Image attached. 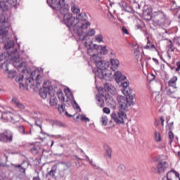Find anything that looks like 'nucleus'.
Listing matches in <instances>:
<instances>
[{
    "label": "nucleus",
    "mask_w": 180,
    "mask_h": 180,
    "mask_svg": "<svg viewBox=\"0 0 180 180\" xmlns=\"http://www.w3.org/2000/svg\"><path fill=\"white\" fill-rule=\"evenodd\" d=\"M14 46L15 42L13 40L7 39V41L4 44V47L6 51L1 54H3V56H6L8 60H12L13 67L17 68L19 72H25L27 67V63L20 57L18 50L15 49L13 51Z\"/></svg>",
    "instance_id": "1"
},
{
    "label": "nucleus",
    "mask_w": 180,
    "mask_h": 180,
    "mask_svg": "<svg viewBox=\"0 0 180 180\" xmlns=\"http://www.w3.org/2000/svg\"><path fill=\"white\" fill-rule=\"evenodd\" d=\"M66 1L67 0H56L57 6H53L50 4H48V5L55 11H60L61 22L68 27V4H67Z\"/></svg>",
    "instance_id": "2"
},
{
    "label": "nucleus",
    "mask_w": 180,
    "mask_h": 180,
    "mask_svg": "<svg viewBox=\"0 0 180 180\" xmlns=\"http://www.w3.org/2000/svg\"><path fill=\"white\" fill-rule=\"evenodd\" d=\"M91 26V22L89 21L81 22L79 21L77 24L73 28V32L75 34H77V39L79 40H86V37H85V31L88 27Z\"/></svg>",
    "instance_id": "3"
},
{
    "label": "nucleus",
    "mask_w": 180,
    "mask_h": 180,
    "mask_svg": "<svg viewBox=\"0 0 180 180\" xmlns=\"http://www.w3.org/2000/svg\"><path fill=\"white\" fill-rule=\"evenodd\" d=\"M9 18L8 15H5V13H3L0 16V37L2 38L4 40V39H6V36H8V29H9V26L11 25L9 24Z\"/></svg>",
    "instance_id": "4"
},
{
    "label": "nucleus",
    "mask_w": 180,
    "mask_h": 180,
    "mask_svg": "<svg viewBox=\"0 0 180 180\" xmlns=\"http://www.w3.org/2000/svg\"><path fill=\"white\" fill-rule=\"evenodd\" d=\"M34 82L37 84V87L40 86L41 84V75H40V71L34 70L33 71L30 77L26 80L27 86H33L34 85Z\"/></svg>",
    "instance_id": "5"
},
{
    "label": "nucleus",
    "mask_w": 180,
    "mask_h": 180,
    "mask_svg": "<svg viewBox=\"0 0 180 180\" xmlns=\"http://www.w3.org/2000/svg\"><path fill=\"white\" fill-rule=\"evenodd\" d=\"M95 75L100 79H105V81H111L113 77L112 71L106 68V65L103 66V68L97 69L95 72Z\"/></svg>",
    "instance_id": "6"
},
{
    "label": "nucleus",
    "mask_w": 180,
    "mask_h": 180,
    "mask_svg": "<svg viewBox=\"0 0 180 180\" xmlns=\"http://www.w3.org/2000/svg\"><path fill=\"white\" fill-rule=\"evenodd\" d=\"M47 94L51 95V94H54V89H53V86L51 85V82L46 81L43 84L42 89L39 91V95L42 99H46L47 98Z\"/></svg>",
    "instance_id": "7"
},
{
    "label": "nucleus",
    "mask_w": 180,
    "mask_h": 180,
    "mask_svg": "<svg viewBox=\"0 0 180 180\" xmlns=\"http://www.w3.org/2000/svg\"><path fill=\"white\" fill-rule=\"evenodd\" d=\"M82 41L84 43V47L87 49V53L90 55L91 57L93 56H96V53H98V45L93 44L92 41L91 39H86L82 40Z\"/></svg>",
    "instance_id": "8"
},
{
    "label": "nucleus",
    "mask_w": 180,
    "mask_h": 180,
    "mask_svg": "<svg viewBox=\"0 0 180 180\" xmlns=\"http://www.w3.org/2000/svg\"><path fill=\"white\" fill-rule=\"evenodd\" d=\"M9 64L13 65V60L8 58V56L4 54L0 55V68L3 70L4 74H6L9 70Z\"/></svg>",
    "instance_id": "9"
},
{
    "label": "nucleus",
    "mask_w": 180,
    "mask_h": 180,
    "mask_svg": "<svg viewBox=\"0 0 180 180\" xmlns=\"http://www.w3.org/2000/svg\"><path fill=\"white\" fill-rule=\"evenodd\" d=\"M111 118L117 124H122L127 119V115H126V112L119 110V112L111 113Z\"/></svg>",
    "instance_id": "10"
},
{
    "label": "nucleus",
    "mask_w": 180,
    "mask_h": 180,
    "mask_svg": "<svg viewBox=\"0 0 180 180\" xmlns=\"http://www.w3.org/2000/svg\"><path fill=\"white\" fill-rule=\"evenodd\" d=\"M131 105H133L132 101H129L127 97H121V99L119 102V110L126 113Z\"/></svg>",
    "instance_id": "11"
},
{
    "label": "nucleus",
    "mask_w": 180,
    "mask_h": 180,
    "mask_svg": "<svg viewBox=\"0 0 180 180\" xmlns=\"http://www.w3.org/2000/svg\"><path fill=\"white\" fill-rule=\"evenodd\" d=\"M65 94L66 95V98L64 96V93H63V91L59 90L57 92V96L59 101L63 102V103L61 104V106L58 108V110H60V112H64V110H65V104L68 103V95H67V89H65Z\"/></svg>",
    "instance_id": "12"
},
{
    "label": "nucleus",
    "mask_w": 180,
    "mask_h": 180,
    "mask_svg": "<svg viewBox=\"0 0 180 180\" xmlns=\"http://www.w3.org/2000/svg\"><path fill=\"white\" fill-rule=\"evenodd\" d=\"M153 22L158 25H162L165 22V14L162 11H158L153 13Z\"/></svg>",
    "instance_id": "13"
},
{
    "label": "nucleus",
    "mask_w": 180,
    "mask_h": 180,
    "mask_svg": "<svg viewBox=\"0 0 180 180\" xmlns=\"http://www.w3.org/2000/svg\"><path fill=\"white\" fill-rule=\"evenodd\" d=\"M13 140V133L9 129L5 130L0 134V141L2 143H12Z\"/></svg>",
    "instance_id": "14"
},
{
    "label": "nucleus",
    "mask_w": 180,
    "mask_h": 180,
    "mask_svg": "<svg viewBox=\"0 0 180 180\" xmlns=\"http://www.w3.org/2000/svg\"><path fill=\"white\" fill-rule=\"evenodd\" d=\"M90 60L92 61V63L96 64V67L98 68V70H100V68H103V67L106 65V63H105L102 57L99 56L98 54L94 55L90 58Z\"/></svg>",
    "instance_id": "15"
},
{
    "label": "nucleus",
    "mask_w": 180,
    "mask_h": 180,
    "mask_svg": "<svg viewBox=\"0 0 180 180\" xmlns=\"http://www.w3.org/2000/svg\"><path fill=\"white\" fill-rule=\"evenodd\" d=\"M32 118L35 122V126L41 129V133H44L43 128L41 127V126H43V117H41V114L34 112L32 115Z\"/></svg>",
    "instance_id": "16"
},
{
    "label": "nucleus",
    "mask_w": 180,
    "mask_h": 180,
    "mask_svg": "<svg viewBox=\"0 0 180 180\" xmlns=\"http://www.w3.org/2000/svg\"><path fill=\"white\" fill-rule=\"evenodd\" d=\"M3 120H6L7 122H11V123H16L18 122V116L13 115L11 112H3Z\"/></svg>",
    "instance_id": "17"
},
{
    "label": "nucleus",
    "mask_w": 180,
    "mask_h": 180,
    "mask_svg": "<svg viewBox=\"0 0 180 180\" xmlns=\"http://www.w3.org/2000/svg\"><path fill=\"white\" fill-rule=\"evenodd\" d=\"M12 102L17 109H20V110H25V109H26V105L23 103L20 102V101L17 98L13 97L12 98Z\"/></svg>",
    "instance_id": "18"
},
{
    "label": "nucleus",
    "mask_w": 180,
    "mask_h": 180,
    "mask_svg": "<svg viewBox=\"0 0 180 180\" xmlns=\"http://www.w3.org/2000/svg\"><path fill=\"white\" fill-rule=\"evenodd\" d=\"M180 180L179 173L174 170H171L167 174V180Z\"/></svg>",
    "instance_id": "19"
},
{
    "label": "nucleus",
    "mask_w": 180,
    "mask_h": 180,
    "mask_svg": "<svg viewBox=\"0 0 180 180\" xmlns=\"http://www.w3.org/2000/svg\"><path fill=\"white\" fill-rule=\"evenodd\" d=\"M68 24L69 26H73V29L74 27H75V26H77V25L78 24V18H77V17L75 18V16H72V14H68Z\"/></svg>",
    "instance_id": "20"
},
{
    "label": "nucleus",
    "mask_w": 180,
    "mask_h": 180,
    "mask_svg": "<svg viewBox=\"0 0 180 180\" xmlns=\"http://www.w3.org/2000/svg\"><path fill=\"white\" fill-rule=\"evenodd\" d=\"M167 165V162H162L160 161L158 163L157 165V168H158V174H163V172L165 171V168Z\"/></svg>",
    "instance_id": "21"
},
{
    "label": "nucleus",
    "mask_w": 180,
    "mask_h": 180,
    "mask_svg": "<svg viewBox=\"0 0 180 180\" xmlns=\"http://www.w3.org/2000/svg\"><path fill=\"white\" fill-rule=\"evenodd\" d=\"M120 64L119 60L115 58L110 59V68L112 71H116L119 68Z\"/></svg>",
    "instance_id": "22"
},
{
    "label": "nucleus",
    "mask_w": 180,
    "mask_h": 180,
    "mask_svg": "<svg viewBox=\"0 0 180 180\" xmlns=\"http://www.w3.org/2000/svg\"><path fill=\"white\" fill-rule=\"evenodd\" d=\"M129 84V82H124L122 84V86L124 87V89L122 90V94L124 95H131V90L128 89Z\"/></svg>",
    "instance_id": "23"
},
{
    "label": "nucleus",
    "mask_w": 180,
    "mask_h": 180,
    "mask_svg": "<svg viewBox=\"0 0 180 180\" xmlns=\"http://www.w3.org/2000/svg\"><path fill=\"white\" fill-rule=\"evenodd\" d=\"M167 53H172L178 49L176 46L174 45V43L172 40H167Z\"/></svg>",
    "instance_id": "24"
},
{
    "label": "nucleus",
    "mask_w": 180,
    "mask_h": 180,
    "mask_svg": "<svg viewBox=\"0 0 180 180\" xmlns=\"http://www.w3.org/2000/svg\"><path fill=\"white\" fill-rule=\"evenodd\" d=\"M0 9L2 12H8L9 11V5L6 0L0 1Z\"/></svg>",
    "instance_id": "25"
},
{
    "label": "nucleus",
    "mask_w": 180,
    "mask_h": 180,
    "mask_svg": "<svg viewBox=\"0 0 180 180\" xmlns=\"http://www.w3.org/2000/svg\"><path fill=\"white\" fill-rule=\"evenodd\" d=\"M143 18L144 20H153V13L150 11V10H145L143 13Z\"/></svg>",
    "instance_id": "26"
},
{
    "label": "nucleus",
    "mask_w": 180,
    "mask_h": 180,
    "mask_svg": "<svg viewBox=\"0 0 180 180\" xmlns=\"http://www.w3.org/2000/svg\"><path fill=\"white\" fill-rule=\"evenodd\" d=\"M114 78L116 82H120L121 81H123V79H126V76H123L122 72L117 71L115 72Z\"/></svg>",
    "instance_id": "27"
},
{
    "label": "nucleus",
    "mask_w": 180,
    "mask_h": 180,
    "mask_svg": "<svg viewBox=\"0 0 180 180\" xmlns=\"http://www.w3.org/2000/svg\"><path fill=\"white\" fill-rule=\"evenodd\" d=\"M11 165L14 167L16 171H18L19 172H20V174H26V167L23 166V163L18 165L11 164Z\"/></svg>",
    "instance_id": "28"
},
{
    "label": "nucleus",
    "mask_w": 180,
    "mask_h": 180,
    "mask_svg": "<svg viewBox=\"0 0 180 180\" xmlns=\"http://www.w3.org/2000/svg\"><path fill=\"white\" fill-rule=\"evenodd\" d=\"M68 92H69V99L70 101H72L73 102V108L76 109V110H78V109H79V105H78V103H77V101H75V100L74 99V96L72 95V93L71 92V90H70V89H68Z\"/></svg>",
    "instance_id": "29"
},
{
    "label": "nucleus",
    "mask_w": 180,
    "mask_h": 180,
    "mask_svg": "<svg viewBox=\"0 0 180 180\" xmlns=\"http://www.w3.org/2000/svg\"><path fill=\"white\" fill-rule=\"evenodd\" d=\"M167 95L171 98H176V88L169 87L167 89Z\"/></svg>",
    "instance_id": "30"
},
{
    "label": "nucleus",
    "mask_w": 180,
    "mask_h": 180,
    "mask_svg": "<svg viewBox=\"0 0 180 180\" xmlns=\"http://www.w3.org/2000/svg\"><path fill=\"white\" fill-rule=\"evenodd\" d=\"M105 103L108 106H115L116 105V101L113 99V97H110V96H105Z\"/></svg>",
    "instance_id": "31"
},
{
    "label": "nucleus",
    "mask_w": 180,
    "mask_h": 180,
    "mask_svg": "<svg viewBox=\"0 0 180 180\" xmlns=\"http://www.w3.org/2000/svg\"><path fill=\"white\" fill-rule=\"evenodd\" d=\"M176 81H178V77L176 76L172 77L168 82L169 88H176Z\"/></svg>",
    "instance_id": "32"
},
{
    "label": "nucleus",
    "mask_w": 180,
    "mask_h": 180,
    "mask_svg": "<svg viewBox=\"0 0 180 180\" xmlns=\"http://www.w3.org/2000/svg\"><path fill=\"white\" fill-rule=\"evenodd\" d=\"M17 74L18 73L15 70H8L6 72V74H5V75H6L7 78H9L10 79H13V78L16 77Z\"/></svg>",
    "instance_id": "33"
},
{
    "label": "nucleus",
    "mask_w": 180,
    "mask_h": 180,
    "mask_svg": "<svg viewBox=\"0 0 180 180\" xmlns=\"http://www.w3.org/2000/svg\"><path fill=\"white\" fill-rule=\"evenodd\" d=\"M97 51H99L100 50V54H103L105 56V54L108 53V49H106V46H102L101 45H97L96 46Z\"/></svg>",
    "instance_id": "34"
},
{
    "label": "nucleus",
    "mask_w": 180,
    "mask_h": 180,
    "mask_svg": "<svg viewBox=\"0 0 180 180\" xmlns=\"http://www.w3.org/2000/svg\"><path fill=\"white\" fill-rule=\"evenodd\" d=\"M105 89L106 91H108L110 94H115L116 92V88H115L112 84H106Z\"/></svg>",
    "instance_id": "35"
},
{
    "label": "nucleus",
    "mask_w": 180,
    "mask_h": 180,
    "mask_svg": "<svg viewBox=\"0 0 180 180\" xmlns=\"http://www.w3.org/2000/svg\"><path fill=\"white\" fill-rule=\"evenodd\" d=\"M76 18L78 20V22H79V20H81V22H86V20L88 19V16H86V14L84 13L76 15Z\"/></svg>",
    "instance_id": "36"
},
{
    "label": "nucleus",
    "mask_w": 180,
    "mask_h": 180,
    "mask_svg": "<svg viewBox=\"0 0 180 180\" xmlns=\"http://www.w3.org/2000/svg\"><path fill=\"white\" fill-rule=\"evenodd\" d=\"M147 40H148L147 44L144 47V49H146V50H151V49H155V45L153 44V43L150 42V37H148Z\"/></svg>",
    "instance_id": "37"
},
{
    "label": "nucleus",
    "mask_w": 180,
    "mask_h": 180,
    "mask_svg": "<svg viewBox=\"0 0 180 180\" xmlns=\"http://www.w3.org/2000/svg\"><path fill=\"white\" fill-rule=\"evenodd\" d=\"M95 33H96V32L95 31V29L91 28L87 32H86L85 37H86V39H89L86 36H89V37L95 36Z\"/></svg>",
    "instance_id": "38"
},
{
    "label": "nucleus",
    "mask_w": 180,
    "mask_h": 180,
    "mask_svg": "<svg viewBox=\"0 0 180 180\" xmlns=\"http://www.w3.org/2000/svg\"><path fill=\"white\" fill-rule=\"evenodd\" d=\"M105 155L108 157V158H112V148L108 146L105 147Z\"/></svg>",
    "instance_id": "39"
},
{
    "label": "nucleus",
    "mask_w": 180,
    "mask_h": 180,
    "mask_svg": "<svg viewBox=\"0 0 180 180\" xmlns=\"http://www.w3.org/2000/svg\"><path fill=\"white\" fill-rule=\"evenodd\" d=\"M154 139L155 141H156L157 143L161 142L162 140V139L161 138V134H160V132L155 131Z\"/></svg>",
    "instance_id": "40"
},
{
    "label": "nucleus",
    "mask_w": 180,
    "mask_h": 180,
    "mask_svg": "<svg viewBox=\"0 0 180 180\" xmlns=\"http://www.w3.org/2000/svg\"><path fill=\"white\" fill-rule=\"evenodd\" d=\"M57 172V165H53L49 172H48L47 175H50V176H54L56 173Z\"/></svg>",
    "instance_id": "41"
},
{
    "label": "nucleus",
    "mask_w": 180,
    "mask_h": 180,
    "mask_svg": "<svg viewBox=\"0 0 180 180\" xmlns=\"http://www.w3.org/2000/svg\"><path fill=\"white\" fill-rule=\"evenodd\" d=\"M57 102H58L57 98L54 96H51L49 100V105H51V106H56L57 105Z\"/></svg>",
    "instance_id": "42"
},
{
    "label": "nucleus",
    "mask_w": 180,
    "mask_h": 180,
    "mask_svg": "<svg viewBox=\"0 0 180 180\" xmlns=\"http://www.w3.org/2000/svg\"><path fill=\"white\" fill-rule=\"evenodd\" d=\"M78 119H80V120H82V122H89V118L82 115H79L76 117L75 120H78Z\"/></svg>",
    "instance_id": "43"
},
{
    "label": "nucleus",
    "mask_w": 180,
    "mask_h": 180,
    "mask_svg": "<svg viewBox=\"0 0 180 180\" xmlns=\"http://www.w3.org/2000/svg\"><path fill=\"white\" fill-rule=\"evenodd\" d=\"M18 131L23 136H25V134H29V132L26 131V130L25 129V127L22 125L18 127Z\"/></svg>",
    "instance_id": "44"
},
{
    "label": "nucleus",
    "mask_w": 180,
    "mask_h": 180,
    "mask_svg": "<svg viewBox=\"0 0 180 180\" xmlns=\"http://www.w3.org/2000/svg\"><path fill=\"white\" fill-rule=\"evenodd\" d=\"M95 41L97 43H102L103 41V35L102 34H99L95 37Z\"/></svg>",
    "instance_id": "45"
},
{
    "label": "nucleus",
    "mask_w": 180,
    "mask_h": 180,
    "mask_svg": "<svg viewBox=\"0 0 180 180\" xmlns=\"http://www.w3.org/2000/svg\"><path fill=\"white\" fill-rule=\"evenodd\" d=\"M6 2H7L8 5H10V6H16V5H18V0H6Z\"/></svg>",
    "instance_id": "46"
},
{
    "label": "nucleus",
    "mask_w": 180,
    "mask_h": 180,
    "mask_svg": "<svg viewBox=\"0 0 180 180\" xmlns=\"http://www.w3.org/2000/svg\"><path fill=\"white\" fill-rule=\"evenodd\" d=\"M101 122L103 126H106V124H108V117L106 115H103L101 117Z\"/></svg>",
    "instance_id": "47"
},
{
    "label": "nucleus",
    "mask_w": 180,
    "mask_h": 180,
    "mask_svg": "<svg viewBox=\"0 0 180 180\" xmlns=\"http://www.w3.org/2000/svg\"><path fill=\"white\" fill-rule=\"evenodd\" d=\"M71 11L73 13H79V9L78 8V7H76L75 5H74V4H72Z\"/></svg>",
    "instance_id": "48"
},
{
    "label": "nucleus",
    "mask_w": 180,
    "mask_h": 180,
    "mask_svg": "<svg viewBox=\"0 0 180 180\" xmlns=\"http://www.w3.org/2000/svg\"><path fill=\"white\" fill-rule=\"evenodd\" d=\"M124 169H126V167L123 165H120L117 169V171L120 174L122 172H124Z\"/></svg>",
    "instance_id": "49"
},
{
    "label": "nucleus",
    "mask_w": 180,
    "mask_h": 180,
    "mask_svg": "<svg viewBox=\"0 0 180 180\" xmlns=\"http://www.w3.org/2000/svg\"><path fill=\"white\" fill-rule=\"evenodd\" d=\"M47 4H49L51 6H57V0H46Z\"/></svg>",
    "instance_id": "50"
},
{
    "label": "nucleus",
    "mask_w": 180,
    "mask_h": 180,
    "mask_svg": "<svg viewBox=\"0 0 180 180\" xmlns=\"http://www.w3.org/2000/svg\"><path fill=\"white\" fill-rule=\"evenodd\" d=\"M174 133H172V131H169V143L172 144V141H174Z\"/></svg>",
    "instance_id": "51"
},
{
    "label": "nucleus",
    "mask_w": 180,
    "mask_h": 180,
    "mask_svg": "<svg viewBox=\"0 0 180 180\" xmlns=\"http://www.w3.org/2000/svg\"><path fill=\"white\" fill-rule=\"evenodd\" d=\"M23 80V75H19L16 76L15 81L16 82H20V81Z\"/></svg>",
    "instance_id": "52"
},
{
    "label": "nucleus",
    "mask_w": 180,
    "mask_h": 180,
    "mask_svg": "<svg viewBox=\"0 0 180 180\" xmlns=\"http://www.w3.org/2000/svg\"><path fill=\"white\" fill-rule=\"evenodd\" d=\"M98 106L100 108H103V106H105V101L103 99H98Z\"/></svg>",
    "instance_id": "53"
},
{
    "label": "nucleus",
    "mask_w": 180,
    "mask_h": 180,
    "mask_svg": "<svg viewBox=\"0 0 180 180\" xmlns=\"http://www.w3.org/2000/svg\"><path fill=\"white\" fill-rule=\"evenodd\" d=\"M133 47L134 49V53H139V51H140L139 48V44H135Z\"/></svg>",
    "instance_id": "54"
},
{
    "label": "nucleus",
    "mask_w": 180,
    "mask_h": 180,
    "mask_svg": "<svg viewBox=\"0 0 180 180\" xmlns=\"http://www.w3.org/2000/svg\"><path fill=\"white\" fill-rule=\"evenodd\" d=\"M103 113H106L107 115L110 114V109H109V108L105 107V108L103 109Z\"/></svg>",
    "instance_id": "55"
},
{
    "label": "nucleus",
    "mask_w": 180,
    "mask_h": 180,
    "mask_svg": "<svg viewBox=\"0 0 180 180\" xmlns=\"http://www.w3.org/2000/svg\"><path fill=\"white\" fill-rule=\"evenodd\" d=\"M122 32L124 34H129V30H127V28L124 26L122 27Z\"/></svg>",
    "instance_id": "56"
},
{
    "label": "nucleus",
    "mask_w": 180,
    "mask_h": 180,
    "mask_svg": "<svg viewBox=\"0 0 180 180\" xmlns=\"http://www.w3.org/2000/svg\"><path fill=\"white\" fill-rule=\"evenodd\" d=\"M176 72H179V71H180V62L179 61H177L176 63Z\"/></svg>",
    "instance_id": "57"
},
{
    "label": "nucleus",
    "mask_w": 180,
    "mask_h": 180,
    "mask_svg": "<svg viewBox=\"0 0 180 180\" xmlns=\"http://www.w3.org/2000/svg\"><path fill=\"white\" fill-rule=\"evenodd\" d=\"M31 151L32 153H34L35 154H37V153H39V151L37 150V147L36 146H33L32 148H31Z\"/></svg>",
    "instance_id": "58"
},
{
    "label": "nucleus",
    "mask_w": 180,
    "mask_h": 180,
    "mask_svg": "<svg viewBox=\"0 0 180 180\" xmlns=\"http://www.w3.org/2000/svg\"><path fill=\"white\" fill-rule=\"evenodd\" d=\"M165 60L167 61H169L171 60V55H169V52H167V54L165 56Z\"/></svg>",
    "instance_id": "59"
},
{
    "label": "nucleus",
    "mask_w": 180,
    "mask_h": 180,
    "mask_svg": "<svg viewBox=\"0 0 180 180\" xmlns=\"http://www.w3.org/2000/svg\"><path fill=\"white\" fill-rule=\"evenodd\" d=\"M153 61H154V63L156 64V65H160V61L158 60V59L155 58H153Z\"/></svg>",
    "instance_id": "60"
},
{
    "label": "nucleus",
    "mask_w": 180,
    "mask_h": 180,
    "mask_svg": "<svg viewBox=\"0 0 180 180\" xmlns=\"http://www.w3.org/2000/svg\"><path fill=\"white\" fill-rule=\"evenodd\" d=\"M174 41H175L176 44H177L178 47H180V37L175 39Z\"/></svg>",
    "instance_id": "61"
},
{
    "label": "nucleus",
    "mask_w": 180,
    "mask_h": 180,
    "mask_svg": "<svg viewBox=\"0 0 180 180\" xmlns=\"http://www.w3.org/2000/svg\"><path fill=\"white\" fill-rule=\"evenodd\" d=\"M0 167L6 168V167H8V165L6 163H4V162H1V159H0Z\"/></svg>",
    "instance_id": "62"
},
{
    "label": "nucleus",
    "mask_w": 180,
    "mask_h": 180,
    "mask_svg": "<svg viewBox=\"0 0 180 180\" xmlns=\"http://www.w3.org/2000/svg\"><path fill=\"white\" fill-rule=\"evenodd\" d=\"M160 122L162 127H164V122H165V119H164V117H160Z\"/></svg>",
    "instance_id": "63"
},
{
    "label": "nucleus",
    "mask_w": 180,
    "mask_h": 180,
    "mask_svg": "<svg viewBox=\"0 0 180 180\" xmlns=\"http://www.w3.org/2000/svg\"><path fill=\"white\" fill-rule=\"evenodd\" d=\"M37 174L38 176H36V177H33L32 180H41L40 177L39 176V172H37Z\"/></svg>",
    "instance_id": "64"
}]
</instances>
